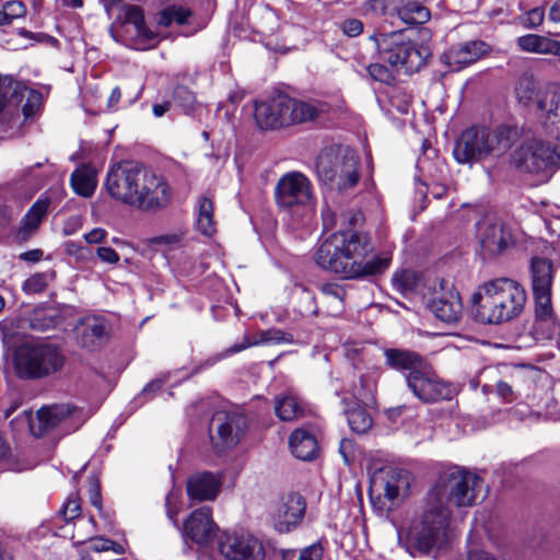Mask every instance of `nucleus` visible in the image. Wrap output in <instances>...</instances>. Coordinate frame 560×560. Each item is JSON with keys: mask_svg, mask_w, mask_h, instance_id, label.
I'll use <instances>...</instances> for the list:
<instances>
[{"mask_svg": "<svg viewBox=\"0 0 560 560\" xmlns=\"http://www.w3.org/2000/svg\"><path fill=\"white\" fill-rule=\"evenodd\" d=\"M196 228L201 234L206 236H212L215 232V222L213 220V202L207 197H201L199 199Z\"/></svg>", "mask_w": 560, "mask_h": 560, "instance_id": "37", "label": "nucleus"}, {"mask_svg": "<svg viewBox=\"0 0 560 560\" xmlns=\"http://www.w3.org/2000/svg\"><path fill=\"white\" fill-rule=\"evenodd\" d=\"M13 372L22 381H39L60 373L66 365L63 351L50 342H24L15 348Z\"/></svg>", "mask_w": 560, "mask_h": 560, "instance_id": "6", "label": "nucleus"}, {"mask_svg": "<svg viewBox=\"0 0 560 560\" xmlns=\"http://www.w3.org/2000/svg\"><path fill=\"white\" fill-rule=\"evenodd\" d=\"M173 102L176 106L182 108L185 114H188L194 109L196 98L190 90L186 86L179 85L174 90Z\"/></svg>", "mask_w": 560, "mask_h": 560, "instance_id": "47", "label": "nucleus"}, {"mask_svg": "<svg viewBox=\"0 0 560 560\" xmlns=\"http://www.w3.org/2000/svg\"><path fill=\"white\" fill-rule=\"evenodd\" d=\"M40 94L36 91H30L26 103L23 105V113L26 118L31 117L39 107Z\"/></svg>", "mask_w": 560, "mask_h": 560, "instance_id": "57", "label": "nucleus"}, {"mask_svg": "<svg viewBox=\"0 0 560 560\" xmlns=\"http://www.w3.org/2000/svg\"><path fill=\"white\" fill-rule=\"evenodd\" d=\"M70 182L74 191L83 197L92 196L96 187L93 174L86 168L75 170L71 175Z\"/></svg>", "mask_w": 560, "mask_h": 560, "instance_id": "40", "label": "nucleus"}, {"mask_svg": "<svg viewBox=\"0 0 560 560\" xmlns=\"http://www.w3.org/2000/svg\"><path fill=\"white\" fill-rule=\"evenodd\" d=\"M124 22L126 25L133 27L136 39L145 46H153L158 42V36L150 31L144 23L143 11L138 5H124Z\"/></svg>", "mask_w": 560, "mask_h": 560, "instance_id": "31", "label": "nucleus"}, {"mask_svg": "<svg viewBox=\"0 0 560 560\" xmlns=\"http://www.w3.org/2000/svg\"><path fill=\"white\" fill-rule=\"evenodd\" d=\"M337 28L347 37H358L363 33L364 24L355 18H348L336 24Z\"/></svg>", "mask_w": 560, "mask_h": 560, "instance_id": "49", "label": "nucleus"}, {"mask_svg": "<svg viewBox=\"0 0 560 560\" xmlns=\"http://www.w3.org/2000/svg\"><path fill=\"white\" fill-rule=\"evenodd\" d=\"M303 560H322L324 549L320 544H312L303 549H301Z\"/></svg>", "mask_w": 560, "mask_h": 560, "instance_id": "58", "label": "nucleus"}, {"mask_svg": "<svg viewBox=\"0 0 560 560\" xmlns=\"http://www.w3.org/2000/svg\"><path fill=\"white\" fill-rule=\"evenodd\" d=\"M49 205V198H39L32 205L22 220L28 225H32L38 230L40 223L48 212Z\"/></svg>", "mask_w": 560, "mask_h": 560, "instance_id": "46", "label": "nucleus"}, {"mask_svg": "<svg viewBox=\"0 0 560 560\" xmlns=\"http://www.w3.org/2000/svg\"><path fill=\"white\" fill-rule=\"evenodd\" d=\"M485 497V483L477 474L460 466H448L440 470L427 500L450 509V505L472 506Z\"/></svg>", "mask_w": 560, "mask_h": 560, "instance_id": "3", "label": "nucleus"}, {"mask_svg": "<svg viewBox=\"0 0 560 560\" xmlns=\"http://www.w3.org/2000/svg\"><path fill=\"white\" fill-rule=\"evenodd\" d=\"M37 232V229L33 228L32 225H28L23 220L21 221V225L14 233V240L22 244L27 241H30Z\"/></svg>", "mask_w": 560, "mask_h": 560, "instance_id": "56", "label": "nucleus"}, {"mask_svg": "<svg viewBox=\"0 0 560 560\" xmlns=\"http://www.w3.org/2000/svg\"><path fill=\"white\" fill-rule=\"evenodd\" d=\"M191 15V12L183 7L178 5H168L163 9L158 15V24L163 27H168L173 23L178 25H183L187 23L188 18Z\"/></svg>", "mask_w": 560, "mask_h": 560, "instance_id": "42", "label": "nucleus"}, {"mask_svg": "<svg viewBox=\"0 0 560 560\" xmlns=\"http://www.w3.org/2000/svg\"><path fill=\"white\" fill-rule=\"evenodd\" d=\"M372 386L361 376L360 388H353L352 398H342L348 424L350 429L359 434L366 433L373 423L370 413L360 406L359 401H368L372 398Z\"/></svg>", "mask_w": 560, "mask_h": 560, "instance_id": "18", "label": "nucleus"}, {"mask_svg": "<svg viewBox=\"0 0 560 560\" xmlns=\"http://www.w3.org/2000/svg\"><path fill=\"white\" fill-rule=\"evenodd\" d=\"M292 454L302 460H313L319 451L315 435L306 429L294 430L289 439Z\"/></svg>", "mask_w": 560, "mask_h": 560, "instance_id": "32", "label": "nucleus"}, {"mask_svg": "<svg viewBox=\"0 0 560 560\" xmlns=\"http://www.w3.org/2000/svg\"><path fill=\"white\" fill-rule=\"evenodd\" d=\"M221 478L210 471H198L188 477L187 495L192 501H213L220 492Z\"/></svg>", "mask_w": 560, "mask_h": 560, "instance_id": "25", "label": "nucleus"}, {"mask_svg": "<svg viewBox=\"0 0 560 560\" xmlns=\"http://www.w3.org/2000/svg\"><path fill=\"white\" fill-rule=\"evenodd\" d=\"M144 167L133 162H120L112 166L105 179V188L109 196L133 207Z\"/></svg>", "mask_w": 560, "mask_h": 560, "instance_id": "11", "label": "nucleus"}, {"mask_svg": "<svg viewBox=\"0 0 560 560\" xmlns=\"http://www.w3.org/2000/svg\"><path fill=\"white\" fill-rule=\"evenodd\" d=\"M533 292L551 291L553 265L547 258L534 257L530 264Z\"/></svg>", "mask_w": 560, "mask_h": 560, "instance_id": "33", "label": "nucleus"}, {"mask_svg": "<svg viewBox=\"0 0 560 560\" xmlns=\"http://www.w3.org/2000/svg\"><path fill=\"white\" fill-rule=\"evenodd\" d=\"M138 190L133 208L147 212L166 209L174 196V190L167 178L149 167H144Z\"/></svg>", "mask_w": 560, "mask_h": 560, "instance_id": "12", "label": "nucleus"}, {"mask_svg": "<svg viewBox=\"0 0 560 560\" xmlns=\"http://www.w3.org/2000/svg\"><path fill=\"white\" fill-rule=\"evenodd\" d=\"M512 130L508 127L490 129L471 126L455 142L453 155L460 164H474L488 156H500L512 147Z\"/></svg>", "mask_w": 560, "mask_h": 560, "instance_id": "7", "label": "nucleus"}, {"mask_svg": "<svg viewBox=\"0 0 560 560\" xmlns=\"http://www.w3.org/2000/svg\"><path fill=\"white\" fill-rule=\"evenodd\" d=\"M517 47L525 52L552 55L560 58V40L539 34H526L516 39Z\"/></svg>", "mask_w": 560, "mask_h": 560, "instance_id": "30", "label": "nucleus"}, {"mask_svg": "<svg viewBox=\"0 0 560 560\" xmlns=\"http://www.w3.org/2000/svg\"><path fill=\"white\" fill-rule=\"evenodd\" d=\"M548 20L552 23H560V0H556L549 9Z\"/></svg>", "mask_w": 560, "mask_h": 560, "instance_id": "64", "label": "nucleus"}, {"mask_svg": "<svg viewBox=\"0 0 560 560\" xmlns=\"http://www.w3.org/2000/svg\"><path fill=\"white\" fill-rule=\"evenodd\" d=\"M78 343L89 350L103 347L109 337V324L101 316H86L75 326Z\"/></svg>", "mask_w": 560, "mask_h": 560, "instance_id": "22", "label": "nucleus"}, {"mask_svg": "<svg viewBox=\"0 0 560 560\" xmlns=\"http://www.w3.org/2000/svg\"><path fill=\"white\" fill-rule=\"evenodd\" d=\"M89 499L91 504L95 506L103 516L101 485L96 477L90 478Z\"/></svg>", "mask_w": 560, "mask_h": 560, "instance_id": "54", "label": "nucleus"}, {"mask_svg": "<svg viewBox=\"0 0 560 560\" xmlns=\"http://www.w3.org/2000/svg\"><path fill=\"white\" fill-rule=\"evenodd\" d=\"M369 38L375 44L380 58L392 67L412 73L425 65V49L417 47L402 30L388 31L382 23Z\"/></svg>", "mask_w": 560, "mask_h": 560, "instance_id": "8", "label": "nucleus"}, {"mask_svg": "<svg viewBox=\"0 0 560 560\" xmlns=\"http://www.w3.org/2000/svg\"><path fill=\"white\" fill-rule=\"evenodd\" d=\"M544 20L545 10L542 7L530 9L520 16L521 24L527 30L538 28L544 23Z\"/></svg>", "mask_w": 560, "mask_h": 560, "instance_id": "48", "label": "nucleus"}, {"mask_svg": "<svg viewBox=\"0 0 560 560\" xmlns=\"http://www.w3.org/2000/svg\"><path fill=\"white\" fill-rule=\"evenodd\" d=\"M88 527H89V529L86 530L85 535H75V534L72 535L71 538L74 541V545H82L86 540H91V546H90L91 550H93L95 552L108 551L109 547L113 546V540L102 537V536L93 537V535L96 532V522L93 516H91L89 518Z\"/></svg>", "mask_w": 560, "mask_h": 560, "instance_id": "38", "label": "nucleus"}, {"mask_svg": "<svg viewBox=\"0 0 560 560\" xmlns=\"http://www.w3.org/2000/svg\"><path fill=\"white\" fill-rule=\"evenodd\" d=\"M328 112V105L322 102H305L278 94L267 101L255 104V121L262 130H277L292 125L314 121Z\"/></svg>", "mask_w": 560, "mask_h": 560, "instance_id": "4", "label": "nucleus"}, {"mask_svg": "<svg viewBox=\"0 0 560 560\" xmlns=\"http://www.w3.org/2000/svg\"><path fill=\"white\" fill-rule=\"evenodd\" d=\"M537 107L540 112L547 114L552 125L560 124V86L557 84H549L544 91L538 94L536 101Z\"/></svg>", "mask_w": 560, "mask_h": 560, "instance_id": "34", "label": "nucleus"}, {"mask_svg": "<svg viewBox=\"0 0 560 560\" xmlns=\"http://www.w3.org/2000/svg\"><path fill=\"white\" fill-rule=\"evenodd\" d=\"M248 428L247 418L238 412H217L211 422V441L217 452L222 453L233 448Z\"/></svg>", "mask_w": 560, "mask_h": 560, "instance_id": "16", "label": "nucleus"}, {"mask_svg": "<svg viewBox=\"0 0 560 560\" xmlns=\"http://www.w3.org/2000/svg\"><path fill=\"white\" fill-rule=\"evenodd\" d=\"M184 237L183 232L167 233L155 236L151 240L152 245L163 246L168 249L176 248L180 245Z\"/></svg>", "mask_w": 560, "mask_h": 560, "instance_id": "51", "label": "nucleus"}, {"mask_svg": "<svg viewBox=\"0 0 560 560\" xmlns=\"http://www.w3.org/2000/svg\"><path fill=\"white\" fill-rule=\"evenodd\" d=\"M179 494L171 491L165 498L166 515L176 528H179L177 515L179 513Z\"/></svg>", "mask_w": 560, "mask_h": 560, "instance_id": "52", "label": "nucleus"}, {"mask_svg": "<svg viewBox=\"0 0 560 560\" xmlns=\"http://www.w3.org/2000/svg\"><path fill=\"white\" fill-rule=\"evenodd\" d=\"M362 9L365 13L397 18L407 25L424 24L431 18L424 0H368Z\"/></svg>", "mask_w": 560, "mask_h": 560, "instance_id": "13", "label": "nucleus"}, {"mask_svg": "<svg viewBox=\"0 0 560 560\" xmlns=\"http://www.w3.org/2000/svg\"><path fill=\"white\" fill-rule=\"evenodd\" d=\"M219 553L225 560H265L264 542L250 533L222 532L217 536Z\"/></svg>", "mask_w": 560, "mask_h": 560, "instance_id": "14", "label": "nucleus"}, {"mask_svg": "<svg viewBox=\"0 0 560 560\" xmlns=\"http://www.w3.org/2000/svg\"><path fill=\"white\" fill-rule=\"evenodd\" d=\"M489 51L490 46L486 42L470 40L451 47L442 58L452 71H459L475 63Z\"/></svg>", "mask_w": 560, "mask_h": 560, "instance_id": "23", "label": "nucleus"}, {"mask_svg": "<svg viewBox=\"0 0 560 560\" xmlns=\"http://www.w3.org/2000/svg\"><path fill=\"white\" fill-rule=\"evenodd\" d=\"M419 281L420 275L412 270H401L393 276L394 288L404 295L413 292Z\"/></svg>", "mask_w": 560, "mask_h": 560, "instance_id": "45", "label": "nucleus"}, {"mask_svg": "<svg viewBox=\"0 0 560 560\" xmlns=\"http://www.w3.org/2000/svg\"><path fill=\"white\" fill-rule=\"evenodd\" d=\"M82 512L81 503L77 494H71L61 509V515L66 522H71L80 517Z\"/></svg>", "mask_w": 560, "mask_h": 560, "instance_id": "50", "label": "nucleus"}, {"mask_svg": "<svg viewBox=\"0 0 560 560\" xmlns=\"http://www.w3.org/2000/svg\"><path fill=\"white\" fill-rule=\"evenodd\" d=\"M26 13V8L22 1H8L3 5V14L7 15L8 23H12L14 19H19L24 16Z\"/></svg>", "mask_w": 560, "mask_h": 560, "instance_id": "53", "label": "nucleus"}, {"mask_svg": "<svg viewBox=\"0 0 560 560\" xmlns=\"http://www.w3.org/2000/svg\"><path fill=\"white\" fill-rule=\"evenodd\" d=\"M406 383L413 395L423 402L451 399L454 389L442 381L427 362L419 371L407 373Z\"/></svg>", "mask_w": 560, "mask_h": 560, "instance_id": "15", "label": "nucleus"}, {"mask_svg": "<svg viewBox=\"0 0 560 560\" xmlns=\"http://www.w3.org/2000/svg\"><path fill=\"white\" fill-rule=\"evenodd\" d=\"M74 412L68 405H55L40 408L36 417L30 420V430L34 436H43L52 431L62 421Z\"/></svg>", "mask_w": 560, "mask_h": 560, "instance_id": "26", "label": "nucleus"}, {"mask_svg": "<svg viewBox=\"0 0 560 560\" xmlns=\"http://www.w3.org/2000/svg\"><path fill=\"white\" fill-rule=\"evenodd\" d=\"M407 487L408 476L401 469L383 467L371 476V490L380 494L383 493L389 501L397 499L400 491Z\"/></svg>", "mask_w": 560, "mask_h": 560, "instance_id": "24", "label": "nucleus"}, {"mask_svg": "<svg viewBox=\"0 0 560 560\" xmlns=\"http://www.w3.org/2000/svg\"><path fill=\"white\" fill-rule=\"evenodd\" d=\"M44 252L39 248L31 249L19 255V259L27 262H38L42 260Z\"/></svg>", "mask_w": 560, "mask_h": 560, "instance_id": "61", "label": "nucleus"}, {"mask_svg": "<svg viewBox=\"0 0 560 560\" xmlns=\"http://www.w3.org/2000/svg\"><path fill=\"white\" fill-rule=\"evenodd\" d=\"M106 234L107 233L104 229L96 228L86 233L84 235V240L90 244H98L105 238Z\"/></svg>", "mask_w": 560, "mask_h": 560, "instance_id": "60", "label": "nucleus"}, {"mask_svg": "<svg viewBox=\"0 0 560 560\" xmlns=\"http://www.w3.org/2000/svg\"><path fill=\"white\" fill-rule=\"evenodd\" d=\"M384 357L385 364L398 372H417L427 363L423 357L408 349L388 348L384 350Z\"/></svg>", "mask_w": 560, "mask_h": 560, "instance_id": "28", "label": "nucleus"}, {"mask_svg": "<svg viewBox=\"0 0 560 560\" xmlns=\"http://www.w3.org/2000/svg\"><path fill=\"white\" fill-rule=\"evenodd\" d=\"M275 196L280 207L305 205L312 198L311 182L300 172L287 173L278 180Z\"/></svg>", "mask_w": 560, "mask_h": 560, "instance_id": "17", "label": "nucleus"}, {"mask_svg": "<svg viewBox=\"0 0 560 560\" xmlns=\"http://www.w3.org/2000/svg\"><path fill=\"white\" fill-rule=\"evenodd\" d=\"M360 161L349 149H325L316 161L318 179L331 190L340 192L353 188L360 179Z\"/></svg>", "mask_w": 560, "mask_h": 560, "instance_id": "9", "label": "nucleus"}, {"mask_svg": "<svg viewBox=\"0 0 560 560\" xmlns=\"http://www.w3.org/2000/svg\"><path fill=\"white\" fill-rule=\"evenodd\" d=\"M59 322L57 312L51 307H36L30 315V326L37 331H47Z\"/></svg>", "mask_w": 560, "mask_h": 560, "instance_id": "39", "label": "nucleus"}, {"mask_svg": "<svg viewBox=\"0 0 560 560\" xmlns=\"http://www.w3.org/2000/svg\"><path fill=\"white\" fill-rule=\"evenodd\" d=\"M306 502L298 492L284 494L272 514V524L278 533L284 534L294 530L305 515Z\"/></svg>", "mask_w": 560, "mask_h": 560, "instance_id": "19", "label": "nucleus"}, {"mask_svg": "<svg viewBox=\"0 0 560 560\" xmlns=\"http://www.w3.org/2000/svg\"><path fill=\"white\" fill-rule=\"evenodd\" d=\"M535 301V322L538 325L553 329L558 325L551 303V291L533 292Z\"/></svg>", "mask_w": 560, "mask_h": 560, "instance_id": "36", "label": "nucleus"}, {"mask_svg": "<svg viewBox=\"0 0 560 560\" xmlns=\"http://www.w3.org/2000/svg\"><path fill=\"white\" fill-rule=\"evenodd\" d=\"M303 401L292 393H285L275 399V412L281 421H293L304 416Z\"/></svg>", "mask_w": 560, "mask_h": 560, "instance_id": "35", "label": "nucleus"}, {"mask_svg": "<svg viewBox=\"0 0 560 560\" xmlns=\"http://www.w3.org/2000/svg\"><path fill=\"white\" fill-rule=\"evenodd\" d=\"M218 526L209 506L192 511L184 522L183 535L199 546H208L215 537Z\"/></svg>", "mask_w": 560, "mask_h": 560, "instance_id": "21", "label": "nucleus"}, {"mask_svg": "<svg viewBox=\"0 0 560 560\" xmlns=\"http://www.w3.org/2000/svg\"><path fill=\"white\" fill-rule=\"evenodd\" d=\"M291 339L289 336L280 329L271 328L261 330L257 334V337L252 339L248 335H244L241 342H236L233 346L226 348L217 360L230 357L232 354L244 351L253 346L269 345V343H281L288 342Z\"/></svg>", "mask_w": 560, "mask_h": 560, "instance_id": "29", "label": "nucleus"}, {"mask_svg": "<svg viewBox=\"0 0 560 560\" xmlns=\"http://www.w3.org/2000/svg\"><path fill=\"white\" fill-rule=\"evenodd\" d=\"M432 313L444 323H456L463 314L460 296L453 288L443 290L431 302Z\"/></svg>", "mask_w": 560, "mask_h": 560, "instance_id": "27", "label": "nucleus"}, {"mask_svg": "<svg viewBox=\"0 0 560 560\" xmlns=\"http://www.w3.org/2000/svg\"><path fill=\"white\" fill-rule=\"evenodd\" d=\"M368 72L376 81L387 83L393 79L390 71L381 63H372L368 67Z\"/></svg>", "mask_w": 560, "mask_h": 560, "instance_id": "55", "label": "nucleus"}, {"mask_svg": "<svg viewBox=\"0 0 560 560\" xmlns=\"http://www.w3.org/2000/svg\"><path fill=\"white\" fill-rule=\"evenodd\" d=\"M497 394L505 401H511L513 398L512 387L505 382H499L497 384Z\"/></svg>", "mask_w": 560, "mask_h": 560, "instance_id": "62", "label": "nucleus"}, {"mask_svg": "<svg viewBox=\"0 0 560 560\" xmlns=\"http://www.w3.org/2000/svg\"><path fill=\"white\" fill-rule=\"evenodd\" d=\"M22 96V88L14 83L12 77L0 75V113L8 103L15 101L19 103Z\"/></svg>", "mask_w": 560, "mask_h": 560, "instance_id": "43", "label": "nucleus"}, {"mask_svg": "<svg viewBox=\"0 0 560 560\" xmlns=\"http://www.w3.org/2000/svg\"><path fill=\"white\" fill-rule=\"evenodd\" d=\"M96 254L103 262L117 264L119 261V255L112 247H98Z\"/></svg>", "mask_w": 560, "mask_h": 560, "instance_id": "59", "label": "nucleus"}, {"mask_svg": "<svg viewBox=\"0 0 560 560\" xmlns=\"http://www.w3.org/2000/svg\"><path fill=\"white\" fill-rule=\"evenodd\" d=\"M55 278H56V272L54 270L36 272L23 282L22 290L26 294L42 293L46 290L49 282L54 281Z\"/></svg>", "mask_w": 560, "mask_h": 560, "instance_id": "44", "label": "nucleus"}, {"mask_svg": "<svg viewBox=\"0 0 560 560\" xmlns=\"http://www.w3.org/2000/svg\"><path fill=\"white\" fill-rule=\"evenodd\" d=\"M323 302L331 307V312H341L346 296L345 289L337 283H324L319 288Z\"/></svg>", "mask_w": 560, "mask_h": 560, "instance_id": "41", "label": "nucleus"}, {"mask_svg": "<svg viewBox=\"0 0 560 560\" xmlns=\"http://www.w3.org/2000/svg\"><path fill=\"white\" fill-rule=\"evenodd\" d=\"M517 168L549 178L560 167V145L533 141L514 153Z\"/></svg>", "mask_w": 560, "mask_h": 560, "instance_id": "10", "label": "nucleus"}, {"mask_svg": "<svg viewBox=\"0 0 560 560\" xmlns=\"http://www.w3.org/2000/svg\"><path fill=\"white\" fill-rule=\"evenodd\" d=\"M371 237L360 232L334 233L323 241L316 252V264L345 279H363L383 273L388 269L392 255H372Z\"/></svg>", "mask_w": 560, "mask_h": 560, "instance_id": "1", "label": "nucleus"}, {"mask_svg": "<svg viewBox=\"0 0 560 560\" xmlns=\"http://www.w3.org/2000/svg\"><path fill=\"white\" fill-rule=\"evenodd\" d=\"M322 219L323 225L326 230L332 229L336 224L335 213L329 208L322 211Z\"/></svg>", "mask_w": 560, "mask_h": 560, "instance_id": "63", "label": "nucleus"}, {"mask_svg": "<svg viewBox=\"0 0 560 560\" xmlns=\"http://www.w3.org/2000/svg\"><path fill=\"white\" fill-rule=\"evenodd\" d=\"M451 510L425 499L424 505L410 522L406 547L411 556L428 555L447 544Z\"/></svg>", "mask_w": 560, "mask_h": 560, "instance_id": "5", "label": "nucleus"}, {"mask_svg": "<svg viewBox=\"0 0 560 560\" xmlns=\"http://www.w3.org/2000/svg\"><path fill=\"white\" fill-rule=\"evenodd\" d=\"M472 314L477 322L499 325L517 317L524 310L526 292L509 278L485 282L471 296Z\"/></svg>", "mask_w": 560, "mask_h": 560, "instance_id": "2", "label": "nucleus"}, {"mask_svg": "<svg viewBox=\"0 0 560 560\" xmlns=\"http://www.w3.org/2000/svg\"><path fill=\"white\" fill-rule=\"evenodd\" d=\"M479 244L485 255L495 256L513 242L512 234L503 221L485 219L478 225Z\"/></svg>", "mask_w": 560, "mask_h": 560, "instance_id": "20", "label": "nucleus"}]
</instances>
